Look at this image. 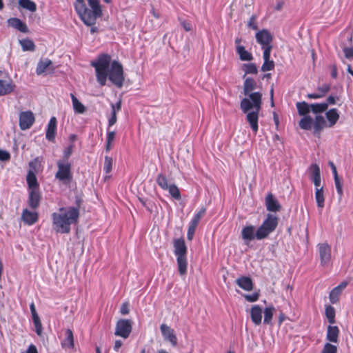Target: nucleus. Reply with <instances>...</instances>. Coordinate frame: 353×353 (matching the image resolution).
<instances>
[{"label": "nucleus", "instance_id": "f257e3e1", "mask_svg": "<svg viewBox=\"0 0 353 353\" xmlns=\"http://www.w3.org/2000/svg\"><path fill=\"white\" fill-rule=\"evenodd\" d=\"M256 88V81L251 77H247L243 83V94L246 97L240 103L241 109L246 114V121L254 134L259 130V114L262 105V93L253 92Z\"/></svg>", "mask_w": 353, "mask_h": 353}, {"label": "nucleus", "instance_id": "f03ea898", "mask_svg": "<svg viewBox=\"0 0 353 353\" xmlns=\"http://www.w3.org/2000/svg\"><path fill=\"white\" fill-rule=\"evenodd\" d=\"M94 68L98 83L104 86L107 78L117 87L121 88L124 81L122 65L117 61H111V57L108 54H101L97 59L91 62Z\"/></svg>", "mask_w": 353, "mask_h": 353}, {"label": "nucleus", "instance_id": "7ed1b4c3", "mask_svg": "<svg viewBox=\"0 0 353 353\" xmlns=\"http://www.w3.org/2000/svg\"><path fill=\"white\" fill-rule=\"evenodd\" d=\"M53 230L61 234L70 232L71 225L77 223L79 217V206H67L59 208L51 215Z\"/></svg>", "mask_w": 353, "mask_h": 353}, {"label": "nucleus", "instance_id": "20e7f679", "mask_svg": "<svg viewBox=\"0 0 353 353\" xmlns=\"http://www.w3.org/2000/svg\"><path fill=\"white\" fill-rule=\"evenodd\" d=\"M299 127L305 130L314 129V135L319 137L321 131L326 127L327 123L322 115H316L314 120L310 115H305L299 121Z\"/></svg>", "mask_w": 353, "mask_h": 353}, {"label": "nucleus", "instance_id": "39448f33", "mask_svg": "<svg viewBox=\"0 0 353 353\" xmlns=\"http://www.w3.org/2000/svg\"><path fill=\"white\" fill-rule=\"evenodd\" d=\"M174 254L176 256V261L179 272L181 275L187 272L188 262L186 258L187 247L183 239H177L174 241Z\"/></svg>", "mask_w": 353, "mask_h": 353}, {"label": "nucleus", "instance_id": "423d86ee", "mask_svg": "<svg viewBox=\"0 0 353 353\" xmlns=\"http://www.w3.org/2000/svg\"><path fill=\"white\" fill-rule=\"evenodd\" d=\"M279 223L278 217L272 214H268L265 219L256 231V239L261 240L268 236L276 228Z\"/></svg>", "mask_w": 353, "mask_h": 353}, {"label": "nucleus", "instance_id": "0eeeda50", "mask_svg": "<svg viewBox=\"0 0 353 353\" xmlns=\"http://www.w3.org/2000/svg\"><path fill=\"white\" fill-rule=\"evenodd\" d=\"M88 3L91 10L85 5V12L79 13V15L86 25L90 26L101 15V8L99 0H88Z\"/></svg>", "mask_w": 353, "mask_h": 353}, {"label": "nucleus", "instance_id": "6e6552de", "mask_svg": "<svg viewBox=\"0 0 353 353\" xmlns=\"http://www.w3.org/2000/svg\"><path fill=\"white\" fill-rule=\"evenodd\" d=\"M58 170L55 174V178L59 181L67 183L72 179L71 164L68 161H58Z\"/></svg>", "mask_w": 353, "mask_h": 353}, {"label": "nucleus", "instance_id": "1a4fd4ad", "mask_svg": "<svg viewBox=\"0 0 353 353\" xmlns=\"http://www.w3.org/2000/svg\"><path fill=\"white\" fill-rule=\"evenodd\" d=\"M255 37L256 42L261 46V48L263 50V52H266V50L272 51V41L273 37L268 30L263 29L258 31L256 33Z\"/></svg>", "mask_w": 353, "mask_h": 353}, {"label": "nucleus", "instance_id": "9d476101", "mask_svg": "<svg viewBox=\"0 0 353 353\" xmlns=\"http://www.w3.org/2000/svg\"><path fill=\"white\" fill-rule=\"evenodd\" d=\"M132 331V322L128 319H120L117 321L114 334L127 339Z\"/></svg>", "mask_w": 353, "mask_h": 353}, {"label": "nucleus", "instance_id": "9b49d317", "mask_svg": "<svg viewBox=\"0 0 353 353\" xmlns=\"http://www.w3.org/2000/svg\"><path fill=\"white\" fill-rule=\"evenodd\" d=\"M318 252L322 266H327L331 261V247L327 243H319L317 245Z\"/></svg>", "mask_w": 353, "mask_h": 353}, {"label": "nucleus", "instance_id": "f8f14e48", "mask_svg": "<svg viewBox=\"0 0 353 353\" xmlns=\"http://www.w3.org/2000/svg\"><path fill=\"white\" fill-rule=\"evenodd\" d=\"M34 122V116L31 111H24L19 114V127L21 130L30 129Z\"/></svg>", "mask_w": 353, "mask_h": 353}, {"label": "nucleus", "instance_id": "ddd939ff", "mask_svg": "<svg viewBox=\"0 0 353 353\" xmlns=\"http://www.w3.org/2000/svg\"><path fill=\"white\" fill-rule=\"evenodd\" d=\"M160 330L164 339L171 343L172 346L177 345V338L174 334V330L166 324H161Z\"/></svg>", "mask_w": 353, "mask_h": 353}, {"label": "nucleus", "instance_id": "4468645a", "mask_svg": "<svg viewBox=\"0 0 353 353\" xmlns=\"http://www.w3.org/2000/svg\"><path fill=\"white\" fill-rule=\"evenodd\" d=\"M39 219V214L36 212L30 211L28 209H24L21 214V219L24 223L32 225L34 224Z\"/></svg>", "mask_w": 353, "mask_h": 353}, {"label": "nucleus", "instance_id": "2eb2a0df", "mask_svg": "<svg viewBox=\"0 0 353 353\" xmlns=\"http://www.w3.org/2000/svg\"><path fill=\"white\" fill-rule=\"evenodd\" d=\"M256 230L253 225L245 226L241 230L242 239L245 241V244H248L251 241L256 238Z\"/></svg>", "mask_w": 353, "mask_h": 353}, {"label": "nucleus", "instance_id": "dca6fc26", "mask_svg": "<svg viewBox=\"0 0 353 353\" xmlns=\"http://www.w3.org/2000/svg\"><path fill=\"white\" fill-rule=\"evenodd\" d=\"M265 205L267 210L270 212H279L281 208L277 199L271 193H269L265 198Z\"/></svg>", "mask_w": 353, "mask_h": 353}, {"label": "nucleus", "instance_id": "f3484780", "mask_svg": "<svg viewBox=\"0 0 353 353\" xmlns=\"http://www.w3.org/2000/svg\"><path fill=\"white\" fill-rule=\"evenodd\" d=\"M339 329L336 325H328L327 327L326 339L331 343H338Z\"/></svg>", "mask_w": 353, "mask_h": 353}, {"label": "nucleus", "instance_id": "a211bd4d", "mask_svg": "<svg viewBox=\"0 0 353 353\" xmlns=\"http://www.w3.org/2000/svg\"><path fill=\"white\" fill-rule=\"evenodd\" d=\"M41 194L39 190L29 191L28 203L31 208L37 209L39 206Z\"/></svg>", "mask_w": 353, "mask_h": 353}, {"label": "nucleus", "instance_id": "6ab92c4d", "mask_svg": "<svg viewBox=\"0 0 353 353\" xmlns=\"http://www.w3.org/2000/svg\"><path fill=\"white\" fill-rule=\"evenodd\" d=\"M325 117L327 120L326 127H333L339 119L340 115L336 108H332L325 112Z\"/></svg>", "mask_w": 353, "mask_h": 353}, {"label": "nucleus", "instance_id": "aec40b11", "mask_svg": "<svg viewBox=\"0 0 353 353\" xmlns=\"http://www.w3.org/2000/svg\"><path fill=\"white\" fill-rule=\"evenodd\" d=\"M57 119L54 117L50 118L46 129V137L49 141H53L57 132Z\"/></svg>", "mask_w": 353, "mask_h": 353}, {"label": "nucleus", "instance_id": "412c9836", "mask_svg": "<svg viewBox=\"0 0 353 353\" xmlns=\"http://www.w3.org/2000/svg\"><path fill=\"white\" fill-rule=\"evenodd\" d=\"M9 26L21 32L26 33L28 32V28L26 24L18 18H10L8 20Z\"/></svg>", "mask_w": 353, "mask_h": 353}, {"label": "nucleus", "instance_id": "4be33fe9", "mask_svg": "<svg viewBox=\"0 0 353 353\" xmlns=\"http://www.w3.org/2000/svg\"><path fill=\"white\" fill-rule=\"evenodd\" d=\"M263 310L261 306L255 305L250 310V316L252 322L259 325L261 323Z\"/></svg>", "mask_w": 353, "mask_h": 353}, {"label": "nucleus", "instance_id": "5701e85b", "mask_svg": "<svg viewBox=\"0 0 353 353\" xmlns=\"http://www.w3.org/2000/svg\"><path fill=\"white\" fill-rule=\"evenodd\" d=\"M14 88V85L10 79H0V96L10 94Z\"/></svg>", "mask_w": 353, "mask_h": 353}, {"label": "nucleus", "instance_id": "b1692460", "mask_svg": "<svg viewBox=\"0 0 353 353\" xmlns=\"http://www.w3.org/2000/svg\"><path fill=\"white\" fill-rule=\"evenodd\" d=\"M271 51L266 50V52H263V63L261 66V70L263 72L270 71L274 69V63L272 60H270Z\"/></svg>", "mask_w": 353, "mask_h": 353}, {"label": "nucleus", "instance_id": "393cba45", "mask_svg": "<svg viewBox=\"0 0 353 353\" xmlns=\"http://www.w3.org/2000/svg\"><path fill=\"white\" fill-rule=\"evenodd\" d=\"M28 189L30 190H37L39 189V185L37 176L33 171L29 170L26 177Z\"/></svg>", "mask_w": 353, "mask_h": 353}, {"label": "nucleus", "instance_id": "a878e982", "mask_svg": "<svg viewBox=\"0 0 353 353\" xmlns=\"http://www.w3.org/2000/svg\"><path fill=\"white\" fill-rule=\"evenodd\" d=\"M52 62L48 59H41L36 68V73L37 75H41L46 72L52 65Z\"/></svg>", "mask_w": 353, "mask_h": 353}, {"label": "nucleus", "instance_id": "bb28decb", "mask_svg": "<svg viewBox=\"0 0 353 353\" xmlns=\"http://www.w3.org/2000/svg\"><path fill=\"white\" fill-rule=\"evenodd\" d=\"M236 284L243 290L250 291L252 290V281L250 278L247 276H242L236 279Z\"/></svg>", "mask_w": 353, "mask_h": 353}, {"label": "nucleus", "instance_id": "cd10ccee", "mask_svg": "<svg viewBox=\"0 0 353 353\" xmlns=\"http://www.w3.org/2000/svg\"><path fill=\"white\" fill-rule=\"evenodd\" d=\"M236 51L241 61H250L253 59L252 54L246 50L243 46H238Z\"/></svg>", "mask_w": 353, "mask_h": 353}, {"label": "nucleus", "instance_id": "c85d7f7f", "mask_svg": "<svg viewBox=\"0 0 353 353\" xmlns=\"http://www.w3.org/2000/svg\"><path fill=\"white\" fill-rule=\"evenodd\" d=\"M72 106L74 112L77 114H83L85 111V106L77 99L74 94H70Z\"/></svg>", "mask_w": 353, "mask_h": 353}, {"label": "nucleus", "instance_id": "c756f323", "mask_svg": "<svg viewBox=\"0 0 353 353\" xmlns=\"http://www.w3.org/2000/svg\"><path fill=\"white\" fill-rule=\"evenodd\" d=\"M296 105L298 112L301 116L305 117V115H308V113L311 112V104H308L305 101L298 102Z\"/></svg>", "mask_w": 353, "mask_h": 353}, {"label": "nucleus", "instance_id": "7c9ffc66", "mask_svg": "<svg viewBox=\"0 0 353 353\" xmlns=\"http://www.w3.org/2000/svg\"><path fill=\"white\" fill-rule=\"evenodd\" d=\"M315 199L316 201L317 207L320 209H323L325 203V197L323 188H316Z\"/></svg>", "mask_w": 353, "mask_h": 353}, {"label": "nucleus", "instance_id": "2f4dec72", "mask_svg": "<svg viewBox=\"0 0 353 353\" xmlns=\"http://www.w3.org/2000/svg\"><path fill=\"white\" fill-rule=\"evenodd\" d=\"M62 346L68 348H73L74 339L73 333L71 330L68 329L65 331V339L62 341Z\"/></svg>", "mask_w": 353, "mask_h": 353}, {"label": "nucleus", "instance_id": "473e14b6", "mask_svg": "<svg viewBox=\"0 0 353 353\" xmlns=\"http://www.w3.org/2000/svg\"><path fill=\"white\" fill-rule=\"evenodd\" d=\"M19 5L23 9L32 12L37 10L36 3L31 0H19Z\"/></svg>", "mask_w": 353, "mask_h": 353}, {"label": "nucleus", "instance_id": "72a5a7b5", "mask_svg": "<svg viewBox=\"0 0 353 353\" xmlns=\"http://www.w3.org/2000/svg\"><path fill=\"white\" fill-rule=\"evenodd\" d=\"M19 43L21 46L23 51H34L35 45L34 42L30 39H23L19 40Z\"/></svg>", "mask_w": 353, "mask_h": 353}, {"label": "nucleus", "instance_id": "f704fd0d", "mask_svg": "<svg viewBox=\"0 0 353 353\" xmlns=\"http://www.w3.org/2000/svg\"><path fill=\"white\" fill-rule=\"evenodd\" d=\"M327 109V103H312L311 104V112L314 114H321L326 111Z\"/></svg>", "mask_w": 353, "mask_h": 353}, {"label": "nucleus", "instance_id": "c9c22d12", "mask_svg": "<svg viewBox=\"0 0 353 353\" xmlns=\"http://www.w3.org/2000/svg\"><path fill=\"white\" fill-rule=\"evenodd\" d=\"M275 308L273 306L265 307L264 313L263 323L267 325H270L272 323L274 312Z\"/></svg>", "mask_w": 353, "mask_h": 353}, {"label": "nucleus", "instance_id": "e433bc0d", "mask_svg": "<svg viewBox=\"0 0 353 353\" xmlns=\"http://www.w3.org/2000/svg\"><path fill=\"white\" fill-rule=\"evenodd\" d=\"M242 70L245 72V74H255L258 72L256 65L254 63L243 64L242 65Z\"/></svg>", "mask_w": 353, "mask_h": 353}, {"label": "nucleus", "instance_id": "4c0bfd02", "mask_svg": "<svg viewBox=\"0 0 353 353\" xmlns=\"http://www.w3.org/2000/svg\"><path fill=\"white\" fill-rule=\"evenodd\" d=\"M157 183L164 190H167L170 186L166 176L163 174H158L157 177Z\"/></svg>", "mask_w": 353, "mask_h": 353}, {"label": "nucleus", "instance_id": "58836bf2", "mask_svg": "<svg viewBox=\"0 0 353 353\" xmlns=\"http://www.w3.org/2000/svg\"><path fill=\"white\" fill-rule=\"evenodd\" d=\"M325 316L330 324H333L335 322V310L331 306L328 305L325 308Z\"/></svg>", "mask_w": 353, "mask_h": 353}, {"label": "nucleus", "instance_id": "ea45409f", "mask_svg": "<svg viewBox=\"0 0 353 353\" xmlns=\"http://www.w3.org/2000/svg\"><path fill=\"white\" fill-rule=\"evenodd\" d=\"M205 212H206V209L203 207L201 208L200 209V210L196 214H194V216H193V218L192 219V220L190 223L197 226L200 220L205 215Z\"/></svg>", "mask_w": 353, "mask_h": 353}, {"label": "nucleus", "instance_id": "a19ab883", "mask_svg": "<svg viewBox=\"0 0 353 353\" xmlns=\"http://www.w3.org/2000/svg\"><path fill=\"white\" fill-rule=\"evenodd\" d=\"M170 195L175 199L179 200L181 199V194L179 188L174 184H170L168 190Z\"/></svg>", "mask_w": 353, "mask_h": 353}, {"label": "nucleus", "instance_id": "79ce46f5", "mask_svg": "<svg viewBox=\"0 0 353 353\" xmlns=\"http://www.w3.org/2000/svg\"><path fill=\"white\" fill-rule=\"evenodd\" d=\"M310 178L321 176L320 168L317 164H312L309 168Z\"/></svg>", "mask_w": 353, "mask_h": 353}, {"label": "nucleus", "instance_id": "37998d69", "mask_svg": "<svg viewBox=\"0 0 353 353\" xmlns=\"http://www.w3.org/2000/svg\"><path fill=\"white\" fill-rule=\"evenodd\" d=\"M341 291H340L336 287L331 291L330 293V301L332 303H336L339 300V296L341 294Z\"/></svg>", "mask_w": 353, "mask_h": 353}, {"label": "nucleus", "instance_id": "c03bdc74", "mask_svg": "<svg viewBox=\"0 0 353 353\" xmlns=\"http://www.w3.org/2000/svg\"><path fill=\"white\" fill-rule=\"evenodd\" d=\"M337 347L330 343H326L322 350L321 353H336Z\"/></svg>", "mask_w": 353, "mask_h": 353}, {"label": "nucleus", "instance_id": "a18cd8bd", "mask_svg": "<svg viewBox=\"0 0 353 353\" xmlns=\"http://www.w3.org/2000/svg\"><path fill=\"white\" fill-rule=\"evenodd\" d=\"M112 167V159L110 157H105L103 170L108 174L111 172Z\"/></svg>", "mask_w": 353, "mask_h": 353}, {"label": "nucleus", "instance_id": "49530a36", "mask_svg": "<svg viewBox=\"0 0 353 353\" xmlns=\"http://www.w3.org/2000/svg\"><path fill=\"white\" fill-rule=\"evenodd\" d=\"M34 325L35 327V332L38 336H41L43 332L42 325L40 321V318H34L32 319Z\"/></svg>", "mask_w": 353, "mask_h": 353}, {"label": "nucleus", "instance_id": "de8ad7c7", "mask_svg": "<svg viewBox=\"0 0 353 353\" xmlns=\"http://www.w3.org/2000/svg\"><path fill=\"white\" fill-rule=\"evenodd\" d=\"M74 8L78 14L85 12L84 0H76V2L74 3Z\"/></svg>", "mask_w": 353, "mask_h": 353}, {"label": "nucleus", "instance_id": "09e8293b", "mask_svg": "<svg viewBox=\"0 0 353 353\" xmlns=\"http://www.w3.org/2000/svg\"><path fill=\"white\" fill-rule=\"evenodd\" d=\"M73 151V145H70L65 148L63 150V159L60 161H68V158L70 157Z\"/></svg>", "mask_w": 353, "mask_h": 353}, {"label": "nucleus", "instance_id": "8fccbe9b", "mask_svg": "<svg viewBox=\"0 0 353 353\" xmlns=\"http://www.w3.org/2000/svg\"><path fill=\"white\" fill-rule=\"evenodd\" d=\"M196 228V225L190 223L187 233V238L188 240L191 241L193 239Z\"/></svg>", "mask_w": 353, "mask_h": 353}, {"label": "nucleus", "instance_id": "3c124183", "mask_svg": "<svg viewBox=\"0 0 353 353\" xmlns=\"http://www.w3.org/2000/svg\"><path fill=\"white\" fill-rule=\"evenodd\" d=\"M334 183H335L337 193L339 195V196L341 197L343 195V188H342V184L341 183V182L339 181V176L334 177Z\"/></svg>", "mask_w": 353, "mask_h": 353}, {"label": "nucleus", "instance_id": "603ef678", "mask_svg": "<svg viewBox=\"0 0 353 353\" xmlns=\"http://www.w3.org/2000/svg\"><path fill=\"white\" fill-rule=\"evenodd\" d=\"M330 90V86L329 84H323V85L318 87L317 91H319L323 95V97H324Z\"/></svg>", "mask_w": 353, "mask_h": 353}, {"label": "nucleus", "instance_id": "864d4df0", "mask_svg": "<svg viewBox=\"0 0 353 353\" xmlns=\"http://www.w3.org/2000/svg\"><path fill=\"white\" fill-rule=\"evenodd\" d=\"M256 16L255 15H252L250 18V20L248 22V26L250 28H252L253 30H256L257 29V24H256Z\"/></svg>", "mask_w": 353, "mask_h": 353}, {"label": "nucleus", "instance_id": "5fc2aeb1", "mask_svg": "<svg viewBox=\"0 0 353 353\" xmlns=\"http://www.w3.org/2000/svg\"><path fill=\"white\" fill-rule=\"evenodd\" d=\"M10 159V154L6 150H0V161H7Z\"/></svg>", "mask_w": 353, "mask_h": 353}, {"label": "nucleus", "instance_id": "6e6d98bb", "mask_svg": "<svg viewBox=\"0 0 353 353\" xmlns=\"http://www.w3.org/2000/svg\"><path fill=\"white\" fill-rule=\"evenodd\" d=\"M117 121V113H115V111H111V116L108 119V128L112 126L116 123Z\"/></svg>", "mask_w": 353, "mask_h": 353}, {"label": "nucleus", "instance_id": "4d7b16f0", "mask_svg": "<svg viewBox=\"0 0 353 353\" xmlns=\"http://www.w3.org/2000/svg\"><path fill=\"white\" fill-rule=\"evenodd\" d=\"M343 52L345 58L348 59H353V48H344Z\"/></svg>", "mask_w": 353, "mask_h": 353}, {"label": "nucleus", "instance_id": "13d9d810", "mask_svg": "<svg viewBox=\"0 0 353 353\" xmlns=\"http://www.w3.org/2000/svg\"><path fill=\"white\" fill-rule=\"evenodd\" d=\"M245 299L249 302L256 301L259 299V294L253 293L252 294H246L245 295Z\"/></svg>", "mask_w": 353, "mask_h": 353}, {"label": "nucleus", "instance_id": "bf43d9fd", "mask_svg": "<svg viewBox=\"0 0 353 353\" xmlns=\"http://www.w3.org/2000/svg\"><path fill=\"white\" fill-rule=\"evenodd\" d=\"M116 133L114 131H109L108 130L107 132V137H106V141L109 143H112L114 140Z\"/></svg>", "mask_w": 353, "mask_h": 353}, {"label": "nucleus", "instance_id": "052dcab7", "mask_svg": "<svg viewBox=\"0 0 353 353\" xmlns=\"http://www.w3.org/2000/svg\"><path fill=\"white\" fill-rule=\"evenodd\" d=\"M121 101H119L115 104H114V103L111 104L112 111L114 110L115 113H117L118 112H119L121 110Z\"/></svg>", "mask_w": 353, "mask_h": 353}, {"label": "nucleus", "instance_id": "680f3d73", "mask_svg": "<svg viewBox=\"0 0 353 353\" xmlns=\"http://www.w3.org/2000/svg\"><path fill=\"white\" fill-rule=\"evenodd\" d=\"M30 312H31V314H32V319L39 317L38 314H37V311H36L35 305H34V303L33 302L30 303Z\"/></svg>", "mask_w": 353, "mask_h": 353}, {"label": "nucleus", "instance_id": "e2e57ef3", "mask_svg": "<svg viewBox=\"0 0 353 353\" xmlns=\"http://www.w3.org/2000/svg\"><path fill=\"white\" fill-rule=\"evenodd\" d=\"M307 97L308 99H321L323 97V95L318 91L316 93H312V94H308L307 95Z\"/></svg>", "mask_w": 353, "mask_h": 353}, {"label": "nucleus", "instance_id": "0e129e2a", "mask_svg": "<svg viewBox=\"0 0 353 353\" xmlns=\"http://www.w3.org/2000/svg\"><path fill=\"white\" fill-rule=\"evenodd\" d=\"M336 99H338L337 97H333V96H330V97H327V102L325 103H327V105L329 104L334 105V104H336Z\"/></svg>", "mask_w": 353, "mask_h": 353}, {"label": "nucleus", "instance_id": "69168bd1", "mask_svg": "<svg viewBox=\"0 0 353 353\" xmlns=\"http://www.w3.org/2000/svg\"><path fill=\"white\" fill-rule=\"evenodd\" d=\"M311 179L312 180L316 188H320L319 187L321 185V176L312 178Z\"/></svg>", "mask_w": 353, "mask_h": 353}, {"label": "nucleus", "instance_id": "338daca9", "mask_svg": "<svg viewBox=\"0 0 353 353\" xmlns=\"http://www.w3.org/2000/svg\"><path fill=\"white\" fill-rule=\"evenodd\" d=\"M26 353H38V352L35 345H30L27 349Z\"/></svg>", "mask_w": 353, "mask_h": 353}, {"label": "nucleus", "instance_id": "774afa93", "mask_svg": "<svg viewBox=\"0 0 353 353\" xmlns=\"http://www.w3.org/2000/svg\"><path fill=\"white\" fill-rule=\"evenodd\" d=\"M129 312L128 306L127 303H123L121 307V313L122 314H127Z\"/></svg>", "mask_w": 353, "mask_h": 353}]
</instances>
